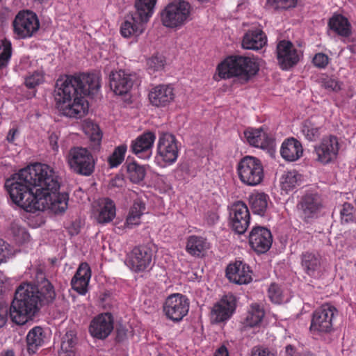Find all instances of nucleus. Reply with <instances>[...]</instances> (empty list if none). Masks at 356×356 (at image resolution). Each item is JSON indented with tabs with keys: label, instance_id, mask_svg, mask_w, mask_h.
Segmentation results:
<instances>
[{
	"label": "nucleus",
	"instance_id": "obj_34",
	"mask_svg": "<svg viewBox=\"0 0 356 356\" xmlns=\"http://www.w3.org/2000/svg\"><path fill=\"white\" fill-rule=\"evenodd\" d=\"M156 0H136L135 2L136 13L139 19L147 22L152 17Z\"/></svg>",
	"mask_w": 356,
	"mask_h": 356
},
{
	"label": "nucleus",
	"instance_id": "obj_63",
	"mask_svg": "<svg viewBox=\"0 0 356 356\" xmlns=\"http://www.w3.org/2000/svg\"><path fill=\"white\" fill-rule=\"evenodd\" d=\"M17 132V129H10L8 134V136H7V140L8 142H13L14 140H15V136L16 134V133Z\"/></svg>",
	"mask_w": 356,
	"mask_h": 356
},
{
	"label": "nucleus",
	"instance_id": "obj_50",
	"mask_svg": "<svg viewBox=\"0 0 356 356\" xmlns=\"http://www.w3.org/2000/svg\"><path fill=\"white\" fill-rule=\"evenodd\" d=\"M297 0H267V3L275 9H287L295 7Z\"/></svg>",
	"mask_w": 356,
	"mask_h": 356
},
{
	"label": "nucleus",
	"instance_id": "obj_53",
	"mask_svg": "<svg viewBox=\"0 0 356 356\" xmlns=\"http://www.w3.org/2000/svg\"><path fill=\"white\" fill-rule=\"evenodd\" d=\"M145 210V204L140 199H137L134 201L133 205L130 208L129 212H133L134 214H138L139 216H142Z\"/></svg>",
	"mask_w": 356,
	"mask_h": 356
},
{
	"label": "nucleus",
	"instance_id": "obj_13",
	"mask_svg": "<svg viewBox=\"0 0 356 356\" xmlns=\"http://www.w3.org/2000/svg\"><path fill=\"white\" fill-rule=\"evenodd\" d=\"M179 148L176 137L169 133L162 134L158 140L157 154L165 163H174L179 156Z\"/></svg>",
	"mask_w": 356,
	"mask_h": 356
},
{
	"label": "nucleus",
	"instance_id": "obj_60",
	"mask_svg": "<svg viewBox=\"0 0 356 356\" xmlns=\"http://www.w3.org/2000/svg\"><path fill=\"white\" fill-rule=\"evenodd\" d=\"M285 356H298L300 353L296 350L293 346L288 345L285 348Z\"/></svg>",
	"mask_w": 356,
	"mask_h": 356
},
{
	"label": "nucleus",
	"instance_id": "obj_21",
	"mask_svg": "<svg viewBox=\"0 0 356 356\" xmlns=\"http://www.w3.org/2000/svg\"><path fill=\"white\" fill-rule=\"evenodd\" d=\"M148 96L152 106L162 108L174 102L175 94L171 85L159 84L151 89Z\"/></svg>",
	"mask_w": 356,
	"mask_h": 356
},
{
	"label": "nucleus",
	"instance_id": "obj_33",
	"mask_svg": "<svg viewBox=\"0 0 356 356\" xmlns=\"http://www.w3.org/2000/svg\"><path fill=\"white\" fill-rule=\"evenodd\" d=\"M77 338L74 331H67L62 338L59 356H76Z\"/></svg>",
	"mask_w": 356,
	"mask_h": 356
},
{
	"label": "nucleus",
	"instance_id": "obj_10",
	"mask_svg": "<svg viewBox=\"0 0 356 356\" xmlns=\"http://www.w3.org/2000/svg\"><path fill=\"white\" fill-rule=\"evenodd\" d=\"M323 207L321 197L317 193H305L297 204L300 217L306 222L317 218Z\"/></svg>",
	"mask_w": 356,
	"mask_h": 356
},
{
	"label": "nucleus",
	"instance_id": "obj_20",
	"mask_svg": "<svg viewBox=\"0 0 356 356\" xmlns=\"http://www.w3.org/2000/svg\"><path fill=\"white\" fill-rule=\"evenodd\" d=\"M235 306V298L232 295L225 296L213 305L211 312V322L218 323L227 321L232 315Z\"/></svg>",
	"mask_w": 356,
	"mask_h": 356
},
{
	"label": "nucleus",
	"instance_id": "obj_14",
	"mask_svg": "<svg viewBox=\"0 0 356 356\" xmlns=\"http://www.w3.org/2000/svg\"><path fill=\"white\" fill-rule=\"evenodd\" d=\"M152 250L145 246L135 247L127 255L125 264L136 273L143 272L150 268L152 263Z\"/></svg>",
	"mask_w": 356,
	"mask_h": 356
},
{
	"label": "nucleus",
	"instance_id": "obj_23",
	"mask_svg": "<svg viewBox=\"0 0 356 356\" xmlns=\"http://www.w3.org/2000/svg\"><path fill=\"white\" fill-rule=\"evenodd\" d=\"M226 276L230 282L237 284H247L252 280V270L241 261L230 264L227 267Z\"/></svg>",
	"mask_w": 356,
	"mask_h": 356
},
{
	"label": "nucleus",
	"instance_id": "obj_37",
	"mask_svg": "<svg viewBox=\"0 0 356 356\" xmlns=\"http://www.w3.org/2000/svg\"><path fill=\"white\" fill-rule=\"evenodd\" d=\"M302 183V175L296 170L285 172L281 178V186L286 193L293 190Z\"/></svg>",
	"mask_w": 356,
	"mask_h": 356
},
{
	"label": "nucleus",
	"instance_id": "obj_7",
	"mask_svg": "<svg viewBox=\"0 0 356 356\" xmlns=\"http://www.w3.org/2000/svg\"><path fill=\"white\" fill-rule=\"evenodd\" d=\"M191 6L183 0L168 3L161 13V21L168 28H179L190 19Z\"/></svg>",
	"mask_w": 356,
	"mask_h": 356
},
{
	"label": "nucleus",
	"instance_id": "obj_51",
	"mask_svg": "<svg viewBox=\"0 0 356 356\" xmlns=\"http://www.w3.org/2000/svg\"><path fill=\"white\" fill-rule=\"evenodd\" d=\"M268 292V297L275 304H280L282 301V291L277 285L272 284L269 286Z\"/></svg>",
	"mask_w": 356,
	"mask_h": 356
},
{
	"label": "nucleus",
	"instance_id": "obj_5",
	"mask_svg": "<svg viewBox=\"0 0 356 356\" xmlns=\"http://www.w3.org/2000/svg\"><path fill=\"white\" fill-rule=\"evenodd\" d=\"M65 161L70 170L75 174L90 176L95 170V159L87 148L71 147L65 155Z\"/></svg>",
	"mask_w": 356,
	"mask_h": 356
},
{
	"label": "nucleus",
	"instance_id": "obj_35",
	"mask_svg": "<svg viewBox=\"0 0 356 356\" xmlns=\"http://www.w3.org/2000/svg\"><path fill=\"white\" fill-rule=\"evenodd\" d=\"M251 208L254 213L264 216L268 202V196L264 193H252L249 197Z\"/></svg>",
	"mask_w": 356,
	"mask_h": 356
},
{
	"label": "nucleus",
	"instance_id": "obj_29",
	"mask_svg": "<svg viewBox=\"0 0 356 356\" xmlns=\"http://www.w3.org/2000/svg\"><path fill=\"white\" fill-rule=\"evenodd\" d=\"M267 43L264 32L259 29L248 31L243 36L242 47L245 49L259 50Z\"/></svg>",
	"mask_w": 356,
	"mask_h": 356
},
{
	"label": "nucleus",
	"instance_id": "obj_1",
	"mask_svg": "<svg viewBox=\"0 0 356 356\" xmlns=\"http://www.w3.org/2000/svg\"><path fill=\"white\" fill-rule=\"evenodd\" d=\"M58 176L49 165L34 163L14 174L5 182L12 201L29 212L49 209L63 213L67 209L68 195L59 193Z\"/></svg>",
	"mask_w": 356,
	"mask_h": 356
},
{
	"label": "nucleus",
	"instance_id": "obj_36",
	"mask_svg": "<svg viewBox=\"0 0 356 356\" xmlns=\"http://www.w3.org/2000/svg\"><path fill=\"white\" fill-rule=\"evenodd\" d=\"M332 30L341 36H348L350 34V25L348 19L341 15L333 16L329 22Z\"/></svg>",
	"mask_w": 356,
	"mask_h": 356
},
{
	"label": "nucleus",
	"instance_id": "obj_41",
	"mask_svg": "<svg viewBox=\"0 0 356 356\" xmlns=\"http://www.w3.org/2000/svg\"><path fill=\"white\" fill-rule=\"evenodd\" d=\"M9 232L14 239L19 243L26 242L29 239V234L26 229L21 226L18 221H13L10 223Z\"/></svg>",
	"mask_w": 356,
	"mask_h": 356
},
{
	"label": "nucleus",
	"instance_id": "obj_62",
	"mask_svg": "<svg viewBox=\"0 0 356 356\" xmlns=\"http://www.w3.org/2000/svg\"><path fill=\"white\" fill-rule=\"evenodd\" d=\"M215 356H229L227 348L225 346H222L217 350Z\"/></svg>",
	"mask_w": 356,
	"mask_h": 356
},
{
	"label": "nucleus",
	"instance_id": "obj_32",
	"mask_svg": "<svg viewBox=\"0 0 356 356\" xmlns=\"http://www.w3.org/2000/svg\"><path fill=\"white\" fill-rule=\"evenodd\" d=\"M44 334L41 327L32 328L26 335L27 350L29 354H34L44 341Z\"/></svg>",
	"mask_w": 356,
	"mask_h": 356
},
{
	"label": "nucleus",
	"instance_id": "obj_2",
	"mask_svg": "<svg viewBox=\"0 0 356 356\" xmlns=\"http://www.w3.org/2000/svg\"><path fill=\"white\" fill-rule=\"evenodd\" d=\"M100 87L98 74L61 76L55 85L54 96L56 107L66 117L81 118L88 111L86 96L97 94Z\"/></svg>",
	"mask_w": 356,
	"mask_h": 356
},
{
	"label": "nucleus",
	"instance_id": "obj_31",
	"mask_svg": "<svg viewBox=\"0 0 356 356\" xmlns=\"http://www.w3.org/2000/svg\"><path fill=\"white\" fill-rule=\"evenodd\" d=\"M99 209L96 213V220L99 223L110 222L115 216V206L114 202L108 199H101L98 203Z\"/></svg>",
	"mask_w": 356,
	"mask_h": 356
},
{
	"label": "nucleus",
	"instance_id": "obj_47",
	"mask_svg": "<svg viewBox=\"0 0 356 356\" xmlns=\"http://www.w3.org/2000/svg\"><path fill=\"white\" fill-rule=\"evenodd\" d=\"M85 129L86 133L90 136L92 141L97 142V143L101 141L102 134L98 125L92 122H88L86 124Z\"/></svg>",
	"mask_w": 356,
	"mask_h": 356
},
{
	"label": "nucleus",
	"instance_id": "obj_17",
	"mask_svg": "<svg viewBox=\"0 0 356 356\" xmlns=\"http://www.w3.org/2000/svg\"><path fill=\"white\" fill-rule=\"evenodd\" d=\"M156 135L152 131H146L131 141V151L138 158L148 159L152 154V147Z\"/></svg>",
	"mask_w": 356,
	"mask_h": 356
},
{
	"label": "nucleus",
	"instance_id": "obj_44",
	"mask_svg": "<svg viewBox=\"0 0 356 356\" xmlns=\"http://www.w3.org/2000/svg\"><path fill=\"white\" fill-rule=\"evenodd\" d=\"M127 149L126 145H121L115 147L112 154L108 158V163L111 168H115L122 163Z\"/></svg>",
	"mask_w": 356,
	"mask_h": 356
},
{
	"label": "nucleus",
	"instance_id": "obj_61",
	"mask_svg": "<svg viewBox=\"0 0 356 356\" xmlns=\"http://www.w3.org/2000/svg\"><path fill=\"white\" fill-rule=\"evenodd\" d=\"M127 336V330L124 327H120L117 330V339L119 341L124 340Z\"/></svg>",
	"mask_w": 356,
	"mask_h": 356
},
{
	"label": "nucleus",
	"instance_id": "obj_39",
	"mask_svg": "<svg viewBox=\"0 0 356 356\" xmlns=\"http://www.w3.org/2000/svg\"><path fill=\"white\" fill-rule=\"evenodd\" d=\"M264 316V311L257 304L251 305L246 317V323L248 326L254 327L258 325Z\"/></svg>",
	"mask_w": 356,
	"mask_h": 356
},
{
	"label": "nucleus",
	"instance_id": "obj_22",
	"mask_svg": "<svg viewBox=\"0 0 356 356\" xmlns=\"http://www.w3.org/2000/svg\"><path fill=\"white\" fill-rule=\"evenodd\" d=\"M135 76L123 70L112 72L110 74L111 89L117 95L127 94L133 87Z\"/></svg>",
	"mask_w": 356,
	"mask_h": 356
},
{
	"label": "nucleus",
	"instance_id": "obj_30",
	"mask_svg": "<svg viewBox=\"0 0 356 356\" xmlns=\"http://www.w3.org/2000/svg\"><path fill=\"white\" fill-rule=\"evenodd\" d=\"M210 248V243L206 238L190 236L187 239L186 250L192 256L202 257Z\"/></svg>",
	"mask_w": 356,
	"mask_h": 356
},
{
	"label": "nucleus",
	"instance_id": "obj_38",
	"mask_svg": "<svg viewBox=\"0 0 356 356\" xmlns=\"http://www.w3.org/2000/svg\"><path fill=\"white\" fill-rule=\"evenodd\" d=\"M321 126L316 123L313 118H310L303 122L301 131L306 139L315 141L321 136Z\"/></svg>",
	"mask_w": 356,
	"mask_h": 356
},
{
	"label": "nucleus",
	"instance_id": "obj_16",
	"mask_svg": "<svg viewBox=\"0 0 356 356\" xmlns=\"http://www.w3.org/2000/svg\"><path fill=\"white\" fill-rule=\"evenodd\" d=\"M273 236L270 231L264 227H254L249 234V243L258 254L266 252L272 245Z\"/></svg>",
	"mask_w": 356,
	"mask_h": 356
},
{
	"label": "nucleus",
	"instance_id": "obj_64",
	"mask_svg": "<svg viewBox=\"0 0 356 356\" xmlns=\"http://www.w3.org/2000/svg\"><path fill=\"white\" fill-rule=\"evenodd\" d=\"M2 356H15V353L12 350H8L2 354Z\"/></svg>",
	"mask_w": 356,
	"mask_h": 356
},
{
	"label": "nucleus",
	"instance_id": "obj_42",
	"mask_svg": "<svg viewBox=\"0 0 356 356\" xmlns=\"http://www.w3.org/2000/svg\"><path fill=\"white\" fill-rule=\"evenodd\" d=\"M12 55L10 41L5 39L0 40V70L6 67Z\"/></svg>",
	"mask_w": 356,
	"mask_h": 356
},
{
	"label": "nucleus",
	"instance_id": "obj_25",
	"mask_svg": "<svg viewBox=\"0 0 356 356\" xmlns=\"http://www.w3.org/2000/svg\"><path fill=\"white\" fill-rule=\"evenodd\" d=\"M246 141L252 146L266 149L273 145V140L270 137L262 127L258 129L248 128L244 131Z\"/></svg>",
	"mask_w": 356,
	"mask_h": 356
},
{
	"label": "nucleus",
	"instance_id": "obj_54",
	"mask_svg": "<svg viewBox=\"0 0 356 356\" xmlns=\"http://www.w3.org/2000/svg\"><path fill=\"white\" fill-rule=\"evenodd\" d=\"M140 217L138 214H134L133 212H129L125 226L127 228H133V227L140 225Z\"/></svg>",
	"mask_w": 356,
	"mask_h": 356
},
{
	"label": "nucleus",
	"instance_id": "obj_57",
	"mask_svg": "<svg viewBox=\"0 0 356 356\" xmlns=\"http://www.w3.org/2000/svg\"><path fill=\"white\" fill-rule=\"evenodd\" d=\"M251 356H275L266 349L254 348L252 351Z\"/></svg>",
	"mask_w": 356,
	"mask_h": 356
},
{
	"label": "nucleus",
	"instance_id": "obj_3",
	"mask_svg": "<svg viewBox=\"0 0 356 356\" xmlns=\"http://www.w3.org/2000/svg\"><path fill=\"white\" fill-rule=\"evenodd\" d=\"M56 298L53 285L47 279L38 285L24 283L17 289L9 314L13 322L24 325L37 312L40 306L49 305Z\"/></svg>",
	"mask_w": 356,
	"mask_h": 356
},
{
	"label": "nucleus",
	"instance_id": "obj_49",
	"mask_svg": "<svg viewBox=\"0 0 356 356\" xmlns=\"http://www.w3.org/2000/svg\"><path fill=\"white\" fill-rule=\"evenodd\" d=\"M321 86L330 91L337 92L341 90V83L335 78L325 76L321 79Z\"/></svg>",
	"mask_w": 356,
	"mask_h": 356
},
{
	"label": "nucleus",
	"instance_id": "obj_28",
	"mask_svg": "<svg viewBox=\"0 0 356 356\" xmlns=\"http://www.w3.org/2000/svg\"><path fill=\"white\" fill-rule=\"evenodd\" d=\"M145 23L134 14L129 15L120 26L121 35L124 38L137 37L143 32Z\"/></svg>",
	"mask_w": 356,
	"mask_h": 356
},
{
	"label": "nucleus",
	"instance_id": "obj_19",
	"mask_svg": "<svg viewBox=\"0 0 356 356\" xmlns=\"http://www.w3.org/2000/svg\"><path fill=\"white\" fill-rule=\"evenodd\" d=\"M277 58L281 68L288 70L298 63L300 55L291 42L282 40L277 45Z\"/></svg>",
	"mask_w": 356,
	"mask_h": 356
},
{
	"label": "nucleus",
	"instance_id": "obj_12",
	"mask_svg": "<svg viewBox=\"0 0 356 356\" xmlns=\"http://www.w3.org/2000/svg\"><path fill=\"white\" fill-rule=\"evenodd\" d=\"M188 299L180 293L169 296L163 305V312L165 316L173 321H181L188 314Z\"/></svg>",
	"mask_w": 356,
	"mask_h": 356
},
{
	"label": "nucleus",
	"instance_id": "obj_26",
	"mask_svg": "<svg viewBox=\"0 0 356 356\" xmlns=\"http://www.w3.org/2000/svg\"><path fill=\"white\" fill-rule=\"evenodd\" d=\"M281 156L286 161H296L303 154V147L301 143L295 138L285 139L280 148Z\"/></svg>",
	"mask_w": 356,
	"mask_h": 356
},
{
	"label": "nucleus",
	"instance_id": "obj_15",
	"mask_svg": "<svg viewBox=\"0 0 356 356\" xmlns=\"http://www.w3.org/2000/svg\"><path fill=\"white\" fill-rule=\"evenodd\" d=\"M339 149V145L337 138L332 135L325 136L314 147L316 161L323 165L330 163L337 159Z\"/></svg>",
	"mask_w": 356,
	"mask_h": 356
},
{
	"label": "nucleus",
	"instance_id": "obj_40",
	"mask_svg": "<svg viewBox=\"0 0 356 356\" xmlns=\"http://www.w3.org/2000/svg\"><path fill=\"white\" fill-rule=\"evenodd\" d=\"M339 213L341 224L346 225L356 221V209L350 203L343 204Z\"/></svg>",
	"mask_w": 356,
	"mask_h": 356
},
{
	"label": "nucleus",
	"instance_id": "obj_18",
	"mask_svg": "<svg viewBox=\"0 0 356 356\" xmlns=\"http://www.w3.org/2000/svg\"><path fill=\"white\" fill-rule=\"evenodd\" d=\"M113 321L111 314H100L91 321L89 332L93 337L106 339L113 330Z\"/></svg>",
	"mask_w": 356,
	"mask_h": 356
},
{
	"label": "nucleus",
	"instance_id": "obj_6",
	"mask_svg": "<svg viewBox=\"0 0 356 356\" xmlns=\"http://www.w3.org/2000/svg\"><path fill=\"white\" fill-rule=\"evenodd\" d=\"M237 172L241 182L250 186L260 184L264 177L261 161L252 156H245L240 160L237 165Z\"/></svg>",
	"mask_w": 356,
	"mask_h": 356
},
{
	"label": "nucleus",
	"instance_id": "obj_8",
	"mask_svg": "<svg viewBox=\"0 0 356 356\" xmlns=\"http://www.w3.org/2000/svg\"><path fill=\"white\" fill-rule=\"evenodd\" d=\"M337 315V309L329 304L322 305L316 309L309 327L310 332L315 337H321L333 330V321Z\"/></svg>",
	"mask_w": 356,
	"mask_h": 356
},
{
	"label": "nucleus",
	"instance_id": "obj_55",
	"mask_svg": "<svg viewBox=\"0 0 356 356\" xmlns=\"http://www.w3.org/2000/svg\"><path fill=\"white\" fill-rule=\"evenodd\" d=\"M58 138H59L58 134L55 132L51 133L49 136V144L51 146L53 150H54V151H58Z\"/></svg>",
	"mask_w": 356,
	"mask_h": 356
},
{
	"label": "nucleus",
	"instance_id": "obj_27",
	"mask_svg": "<svg viewBox=\"0 0 356 356\" xmlns=\"http://www.w3.org/2000/svg\"><path fill=\"white\" fill-rule=\"evenodd\" d=\"M91 270L88 264L82 263L78 268L74 276L72 279V289L80 294L87 292V287L90 280Z\"/></svg>",
	"mask_w": 356,
	"mask_h": 356
},
{
	"label": "nucleus",
	"instance_id": "obj_46",
	"mask_svg": "<svg viewBox=\"0 0 356 356\" xmlns=\"http://www.w3.org/2000/svg\"><path fill=\"white\" fill-rule=\"evenodd\" d=\"M165 64V59L162 55L156 54L152 56L147 60L148 70L152 72L160 71L163 69Z\"/></svg>",
	"mask_w": 356,
	"mask_h": 356
},
{
	"label": "nucleus",
	"instance_id": "obj_48",
	"mask_svg": "<svg viewBox=\"0 0 356 356\" xmlns=\"http://www.w3.org/2000/svg\"><path fill=\"white\" fill-rule=\"evenodd\" d=\"M14 256L13 248L3 239H0V264L6 262Z\"/></svg>",
	"mask_w": 356,
	"mask_h": 356
},
{
	"label": "nucleus",
	"instance_id": "obj_4",
	"mask_svg": "<svg viewBox=\"0 0 356 356\" xmlns=\"http://www.w3.org/2000/svg\"><path fill=\"white\" fill-rule=\"evenodd\" d=\"M259 70V65L254 58L238 55L228 56L217 67L220 78L237 77L241 83H247Z\"/></svg>",
	"mask_w": 356,
	"mask_h": 356
},
{
	"label": "nucleus",
	"instance_id": "obj_9",
	"mask_svg": "<svg viewBox=\"0 0 356 356\" xmlns=\"http://www.w3.org/2000/svg\"><path fill=\"white\" fill-rule=\"evenodd\" d=\"M13 33L19 39L33 37L40 29V22L37 15L29 10L19 11L15 17L13 23Z\"/></svg>",
	"mask_w": 356,
	"mask_h": 356
},
{
	"label": "nucleus",
	"instance_id": "obj_43",
	"mask_svg": "<svg viewBox=\"0 0 356 356\" xmlns=\"http://www.w3.org/2000/svg\"><path fill=\"white\" fill-rule=\"evenodd\" d=\"M130 180L134 183H139L145 176V169L136 162L130 163L127 166Z\"/></svg>",
	"mask_w": 356,
	"mask_h": 356
},
{
	"label": "nucleus",
	"instance_id": "obj_24",
	"mask_svg": "<svg viewBox=\"0 0 356 356\" xmlns=\"http://www.w3.org/2000/svg\"><path fill=\"white\" fill-rule=\"evenodd\" d=\"M300 266L306 275L317 278L321 274L322 258L318 253L304 252L300 256Z\"/></svg>",
	"mask_w": 356,
	"mask_h": 356
},
{
	"label": "nucleus",
	"instance_id": "obj_58",
	"mask_svg": "<svg viewBox=\"0 0 356 356\" xmlns=\"http://www.w3.org/2000/svg\"><path fill=\"white\" fill-rule=\"evenodd\" d=\"M8 310L6 307H0V328L3 327L8 320Z\"/></svg>",
	"mask_w": 356,
	"mask_h": 356
},
{
	"label": "nucleus",
	"instance_id": "obj_45",
	"mask_svg": "<svg viewBox=\"0 0 356 356\" xmlns=\"http://www.w3.org/2000/svg\"><path fill=\"white\" fill-rule=\"evenodd\" d=\"M44 81V73L42 71H35L29 73L25 78L24 83L27 88H34Z\"/></svg>",
	"mask_w": 356,
	"mask_h": 356
},
{
	"label": "nucleus",
	"instance_id": "obj_11",
	"mask_svg": "<svg viewBox=\"0 0 356 356\" xmlns=\"http://www.w3.org/2000/svg\"><path fill=\"white\" fill-rule=\"evenodd\" d=\"M250 222V213L247 205L238 201L229 208V224L236 233L244 234Z\"/></svg>",
	"mask_w": 356,
	"mask_h": 356
},
{
	"label": "nucleus",
	"instance_id": "obj_52",
	"mask_svg": "<svg viewBox=\"0 0 356 356\" xmlns=\"http://www.w3.org/2000/svg\"><path fill=\"white\" fill-rule=\"evenodd\" d=\"M329 62L328 56L323 53L316 54L313 58L314 65L318 68H325Z\"/></svg>",
	"mask_w": 356,
	"mask_h": 356
},
{
	"label": "nucleus",
	"instance_id": "obj_56",
	"mask_svg": "<svg viewBox=\"0 0 356 356\" xmlns=\"http://www.w3.org/2000/svg\"><path fill=\"white\" fill-rule=\"evenodd\" d=\"M124 184V180L121 176H115L109 183L110 187L121 188Z\"/></svg>",
	"mask_w": 356,
	"mask_h": 356
},
{
	"label": "nucleus",
	"instance_id": "obj_59",
	"mask_svg": "<svg viewBox=\"0 0 356 356\" xmlns=\"http://www.w3.org/2000/svg\"><path fill=\"white\" fill-rule=\"evenodd\" d=\"M219 216L216 212H208L207 215V221L209 225H213L218 220Z\"/></svg>",
	"mask_w": 356,
	"mask_h": 356
}]
</instances>
